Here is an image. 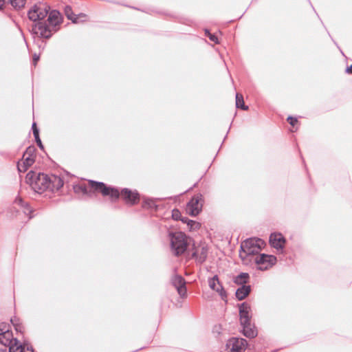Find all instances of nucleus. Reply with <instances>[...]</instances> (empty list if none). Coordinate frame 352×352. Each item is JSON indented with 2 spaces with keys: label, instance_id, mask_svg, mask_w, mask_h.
<instances>
[{
  "label": "nucleus",
  "instance_id": "393cba45",
  "mask_svg": "<svg viewBox=\"0 0 352 352\" xmlns=\"http://www.w3.org/2000/svg\"><path fill=\"white\" fill-rule=\"evenodd\" d=\"M236 107L243 110L248 109V107L244 103L243 96L239 94H236Z\"/></svg>",
  "mask_w": 352,
  "mask_h": 352
},
{
  "label": "nucleus",
  "instance_id": "ddd939ff",
  "mask_svg": "<svg viewBox=\"0 0 352 352\" xmlns=\"http://www.w3.org/2000/svg\"><path fill=\"white\" fill-rule=\"evenodd\" d=\"M171 283L180 296L185 297L186 296V281L182 276L175 275L171 279Z\"/></svg>",
  "mask_w": 352,
  "mask_h": 352
},
{
  "label": "nucleus",
  "instance_id": "2eb2a0df",
  "mask_svg": "<svg viewBox=\"0 0 352 352\" xmlns=\"http://www.w3.org/2000/svg\"><path fill=\"white\" fill-rule=\"evenodd\" d=\"M270 243L274 248L280 250L283 248L285 240L281 234L274 233L270 236Z\"/></svg>",
  "mask_w": 352,
  "mask_h": 352
},
{
  "label": "nucleus",
  "instance_id": "b1692460",
  "mask_svg": "<svg viewBox=\"0 0 352 352\" xmlns=\"http://www.w3.org/2000/svg\"><path fill=\"white\" fill-rule=\"evenodd\" d=\"M65 14L69 20L72 21L74 23H78V16L73 14L72 9L70 6H65Z\"/></svg>",
  "mask_w": 352,
  "mask_h": 352
},
{
  "label": "nucleus",
  "instance_id": "9b49d317",
  "mask_svg": "<svg viewBox=\"0 0 352 352\" xmlns=\"http://www.w3.org/2000/svg\"><path fill=\"white\" fill-rule=\"evenodd\" d=\"M247 346V340L243 338H232L226 343V347L230 352H243Z\"/></svg>",
  "mask_w": 352,
  "mask_h": 352
},
{
  "label": "nucleus",
  "instance_id": "4c0bfd02",
  "mask_svg": "<svg viewBox=\"0 0 352 352\" xmlns=\"http://www.w3.org/2000/svg\"><path fill=\"white\" fill-rule=\"evenodd\" d=\"M0 352H7L6 350L4 349H0Z\"/></svg>",
  "mask_w": 352,
  "mask_h": 352
},
{
  "label": "nucleus",
  "instance_id": "cd10ccee",
  "mask_svg": "<svg viewBox=\"0 0 352 352\" xmlns=\"http://www.w3.org/2000/svg\"><path fill=\"white\" fill-rule=\"evenodd\" d=\"M15 203H16V204H19V205H20L21 207L24 208V209H25V211H24V212H25V213H26L27 212H30V208H29L28 205L27 204H25V203L23 202V201L22 200V199H21V198H20V197H19V198H16V199H15Z\"/></svg>",
  "mask_w": 352,
  "mask_h": 352
},
{
  "label": "nucleus",
  "instance_id": "0eeeda50",
  "mask_svg": "<svg viewBox=\"0 0 352 352\" xmlns=\"http://www.w3.org/2000/svg\"><path fill=\"white\" fill-rule=\"evenodd\" d=\"M89 183L91 188L95 191L101 192L103 196H109L112 200L117 199L120 196L118 189L107 186L102 182L90 180Z\"/></svg>",
  "mask_w": 352,
  "mask_h": 352
},
{
  "label": "nucleus",
  "instance_id": "39448f33",
  "mask_svg": "<svg viewBox=\"0 0 352 352\" xmlns=\"http://www.w3.org/2000/svg\"><path fill=\"white\" fill-rule=\"evenodd\" d=\"M170 249L173 254L182 255L185 252L188 245V239L182 232L170 233Z\"/></svg>",
  "mask_w": 352,
  "mask_h": 352
},
{
  "label": "nucleus",
  "instance_id": "9d476101",
  "mask_svg": "<svg viewBox=\"0 0 352 352\" xmlns=\"http://www.w3.org/2000/svg\"><path fill=\"white\" fill-rule=\"evenodd\" d=\"M252 261L258 265L259 270H265L275 264L276 258L272 255L258 254L252 258Z\"/></svg>",
  "mask_w": 352,
  "mask_h": 352
},
{
  "label": "nucleus",
  "instance_id": "6ab92c4d",
  "mask_svg": "<svg viewBox=\"0 0 352 352\" xmlns=\"http://www.w3.org/2000/svg\"><path fill=\"white\" fill-rule=\"evenodd\" d=\"M54 29L61 22V16L58 11L52 10L49 13L47 20L46 21Z\"/></svg>",
  "mask_w": 352,
  "mask_h": 352
},
{
  "label": "nucleus",
  "instance_id": "72a5a7b5",
  "mask_svg": "<svg viewBox=\"0 0 352 352\" xmlns=\"http://www.w3.org/2000/svg\"><path fill=\"white\" fill-rule=\"evenodd\" d=\"M35 140H36V143H37L38 146H39V148H41V149H43V144H42V142H41V139H40L39 136L36 137V138H35Z\"/></svg>",
  "mask_w": 352,
  "mask_h": 352
},
{
  "label": "nucleus",
  "instance_id": "a878e982",
  "mask_svg": "<svg viewBox=\"0 0 352 352\" xmlns=\"http://www.w3.org/2000/svg\"><path fill=\"white\" fill-rule=\"evenodd\" d=\"M8 2L15 9H21L24 7L26 0H8Z\"/></svg>",
  "mask_w": 352,
  "mask_h": 352
},
{
  "label": "nucleus",
  "instance_id": "4468645a",
  "mask_svg": "<svg viewBox=\"0 0 352 352\" xmlns=\"http://www.w3.org/2000/svg\"><path fill=\"white\" fill-rule=\"evenodd\" d=\"M121 195L127 204H135L139 200V195L136 191H131L124 188L121 192Z\"/></svg>",
  "mask_w": 352,
  "mask_h": 352
},
{
  "label": "nucleus",
  "instance_id": "f704fd0d",
  "mask_svg": "<svg viewBox=\"0 0 352 352\" xmlns=\"http://www.w3.org/2000/svg\"><path fill=\"white\" fill-rule=\"evenodd\" d=\"M39 55L36 54H34L33 55V62H34V64L36 65L37 61L39 60Z\"/></svg>",
  "mask_w": 352,
  "mask_h": 352
},
{
  "label": "nucleus",
  "instance_id": "bb28decb",
  "mask_svg": "<svg viewBox=\"0 0 352 352\" xmlns=\"http://www.w3.org/2000/svg\"><path fill=\"white\" fill-rule=\"evenodd\" d=\"M10 322L13 324L16 331L22 332L23 327L20 322V320L16 317L11 318Z\"/></svg>",
  "mask_w": 352,
  "mask_h": 352
},
{
  "label": "nucleus",
  "instance_id": "c756f323",
  "mask_svg": "<svg viewBox=\"0 0 352 352\" xmlns=\"http://www.w3.org/2000/svg\"><path fill=\"white\" fill-rule=\"evenodd\" d=\"M74 190L76 192H82L83 194L87 193V188L85 185H78L74 186Z\"/></svg>",
  "mask_w": 352,
  "mask_h": 352
},
{
  "label": "nucleus",
  "instance_id": "a211bd4d",
  "mask_svg": "<svg viewBox=\"0 0 352 352\" xmlns=\"http://www.w3.org/2000/svg\"><path fill=\"white\" fill-rule=\"evenodd\" d=\"M63 180L60 177L55 175H52L50 176L49 190L50 191L54 192L58 190L60 188L63 187Z\"/></svg>",
  "mask_w": 352,
  "mask_h": 352
},
{
  "label": "nucleus",
  "instance_id": "f03ea898",
  "mask_svg": "<svg viewBox=\"0 0 352 352\" xmlns=\"http://www.w3.org/2000/svg\"><path fill=\"white\" fill-rule=\"evenodd\" d=\"M265 243L261 239L250 238L244 241L241 245L239 256L243 263L248 265L252 261V258L260 254Z\"/></svg>",
  "mask_w": 352,
  "mask_h": 352
},
{
  "label": "nucleus",
  "instance_id": "f3484780",
  "mask_svg": "<svg viewBox=\"0 0 352 352\" xmlns=\"http://www.w3.org/2000/svg\"><path fill=\"white\" fill-rule=\"evenodd\" d=\"M208 255V248L205 245L198 246L192 253L193 257L197 262L202 263L206 259Z\"/></svg>",
  "mask_w": 352,
  "mask_h": 352
},
{
  "label": "nucleus",
  "instance_id": "1a4fd4ad",
  "mask_svg": "<svg viewBox=\"0 0 352 352\" xmlns=\"http://www.w3.org/2000/svg\"><path fill=\"white\" fill-rule=\"evenodd\" d=\"M35 162V148L29 146L25 151L23 160L19 162L17 168L19 172H25L28 167L31 166Z\"/></svg>",
  "mask_w": 352,
  "mask_h": 352
},
{
  "label": "nucleus",
  "instance_id": "473e14b6",
  "mask_svg": "<svg viewBox=\"0 0 352 352\" xmlns=\"http://www.w3.org/2000/svg\"><path fill=\"white\" fill-rule=\"evenodd\" d=\"M287 120L289 122V124L292 126H294L297 122V119L291 116L287 118Z\"/></svg>",
  "mask_w": 352,
  "mask_h": 352
},
{
  "label": "nucleus",
  "instance_id": "4be33fe9",
  "mask_svg": "<svg viewBox=\"0 0 352 352\" xmlns=\"http://www.w3.org/2000/svg\"><path fill=\"white\" fill-rule=\"evenodd\" d=\"M157 199H153V198H145L143 201V205L142 206L145 208H151V209H157Z\"/></svg>",
  "mask_w": 352,
  "mask_h": 352
},
{
  "label": "nucleus",
  "instance_id": "6e6552de",
  "mask_svg": "<svg viewBox=\"0 0 352 352\" xmlns=\"http://www.w3.org/2000/svg\"><path fill=\"white\" fill-rule=\"evenodd\" d=\"M56 31V29H54L47 21H39L33 25L32 28V34L38 38H49L52 32Z\"/></svg>",
  "mask_w": 352,
  "mask_h": 352
},
{
  "label": "nucleus",
  "instance_id": "7c9ffc66",
  "mask_svg": "<svg viewBox=\"0 0 352 352\" xmlns=\"http://www.w3.org/2000/svg\"><path fill=\"white\" fill-rule=\"evenodd\" d=\"M206 34L209 37L210 41H213L215 43H219L217 37L215 35L210 34L208 32V30H206Z\"/></svg>",
  "mask_w": 352,
  "mask_h": 352
},
{
  "label": "nucleus",
  "instance_id": "f257e3e1",
  "mask_svg": "<svg viewBox=\"0 0 352 352\" xmlns=\"http://www.w3.org/2000/svg\"><path fill=\"white\" fill-rule=\"evenodd\" d=\"M0 344L8 346L9 352H34L30 344H21L14 338L8 324L4 322L0 324Z\"/></svg>",
  "mask_w": 352,
  "mask_h": 352
},
{
  "label": "nucleus",
  "instance_id": "aec40b11",
  "mask_svg": "<svg viewBox=\"0 0 352 352\" xmlns=\"http://www.w3.org/2000/svg\"><path fill=\"white\" fill-rule=\"evenodd\" d=\"M251 288L250 285H241L236 291V298L241 300L244 299L250 292Z\"/></svg>",
  "mask_w": 352,
  "mask_h": 352
},
{
  "label": "nucleus",
  "instance_id": "5701e85b",
  "mask_svg": "<svg viewBox=\"0 0 352 352\" xmlns=\"http://www.w3.org/2000/svg\"><path fill=\"white\" fill-rule=\"evenodd\" d=\"M249 277L248 273L242 272L234 278V281L237 285H245L244 284L248 282Z\"/></svg>",
  "mask_w": 352,
  "mask_h": 352
},
{
  "label": "nucleus",
  "instance_id": "20e7f679",
  "mask_svg": "<svg viewBox=\"0 0 352 352\" xmlns=\"http://www.w3.org/2000/svg\"><path fill=\"white\" fill-rule=\"evenodd\" d=\"M26 181L37 192L49 190L50 176L44 173L30 171L26 175Z\"/></svg>",
  "mask_w": 352,
  "mask_h": 352
},
{
  "label": "nucleus",
  "instance_id": "dca6fc26",
  "mask_svg": "<svg viewBox=\"0 0 352 352\" xmlns=\"http://www.w3.org/2000/svg\"><path fill=\"white\" fill-rule=\"evenodd\" d=\"M208 285L210 289L219 293L222 298L226 296V292L221 286L219 280V278L217 275L208 279Z\"/></svg>",
  "mask_w": 352,
  "mask_h": 352
},
{
  "label": "nucleus",
  "instance_id": "f8f14e48",
  "mask_svg": "<svg viewBox=\"0 0 352 352\" xmlns=\"http://www.w3.org/2000/svg\"><path fill=\"white\" fill-rule=\"evenodd\" d=\"M201 195L193 197L186 206V212L191 216H197L202 208Z\"/></svg>",
  "mask_w": 352,
  "mask_h": 352
},
{
  "label": "nucleus",
  "instance_id": "c9c22d12",
  "mask_svg": "<svg viewBox=\"0 0 352 352\" xmlns=\"http://www.w3.org/2000/svg\"><path fill=\"white\" fill-rule=\"evenodd\" d=\"M6 3V0H0V10L3 8Z\"/></svg>",
  "mask_w": 352,
  "mask_h": 352
},
{
  "label": "nucleus",
  "instance_id": "7ed1b4c3",
  "mask_svg": "<svg viewBox=\"0 0 352 352\" xmlns=\"http://www.w3.org/2000/svg\"><path fill=\"white\" fill-rule=\"evenodd\" d=\"M240 323L243 327V333L247 338H253L257 336V331L251 324L252 309L249 304L243 302L239 306Z\"/></svg>",
  "mask_w": 352,
  "mask_h": 352
},
{
  "label": "nucleus",
  "instance_id": "c85d7f7f",
  "mask_svg": "<svg viewBox=\"0 0 352 352\" xmlns=\"http://www.w3.org/2000/svg\"><path fill=\"white\" fill-rule=\"evenodd\" d=\"M172 217L175 220H181V221H182V219L184 218V217H182L181 212L177 209L173 210V211H172Z\"/></svg>",
  "mask_w": 352,
  "mask_h": 352
},
{
  "label": "nucleus",
  "instance_id": "412c9836",
  "mask_svg": "<svg viewBox=\"0 0 352 352\" xmlns=\"http://www.w3.org/2000/svg\"><path fill=\"white\" fill-rule=\"evenodd\" d=\"M182 221L183 223H186L188 229L190 231L197 230L201 227L200 223H199L197 221H193V220H191V219H188L186 217H184V218L182 219Z\"/></svg>",
  "mask_w": 352,
  "mask_h": 352
},
{
  "label": "nucleus",
  "instance_id": "e433bc0d",
  "mask_svg": "<svg viewBox=\"0 0 352 352\" xmlns=\"http://www.w3.org/2000/svg\"><path fill=\"white\" fill-rule=\"evenodd\" d=\"M346 72L347 73H351V74H352V65H351L350 67H347V68H346Z\"/></svg>",
  "mask_w": 352,
  "mask_h": 352
},
{
  "label": "nucleus",
  "instance_id": "423d86ee",
  "mask_svg": "<svg viewBox=\"0 0 352 352\" xmlns=\"http://www.w3.org/2000/svg\"><path fill=\"white\" fill-rule=\"evenodd\" d=\"M49 10L50 8L47 5L42 3H37L28 11V18L34 22H39L47 16Z\"/></svg>",
  "mask_w": 352,
  "mask_h": 352
},
{
  "label": "nucleus",
  "instance_id": "2f4dec72",
  "mask_svg": "<svg viewBox=\"0 0 352 352\" xmlns=\"http://www.w3.org/2000/svg\"><path fill=\"white\" fill-rule=\"evenodd\" d=\"M32 127L33 134H34V138L39 136V135H38V129H37L35 122H34L32 124Z\"/></svg>",
  "mask_w": 352,
  "mask_h": 352
}]
</instances>
